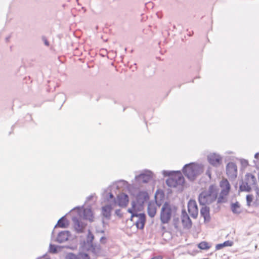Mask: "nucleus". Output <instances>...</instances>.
<instances>
[{"instance_id":"obj_36","label":"nucleus","mask_w":259,"mask_h":259,"mask_svg":"<svg viewBox=\"0 0 259 259\" xmlns=\"http://www.w3.org/2000/svg\"><path fill=\"white\" fill-rule=\"evenodd\" d=\"M115 213H116L117 215L121 216V214H120V209H117V210H116V211H115Z\"/></svg>"},{"instance_id":"obj_42","label":"nucleus","mask_w":259,"mask_h":259,"mask_svg":"<svg viewBox=\"0 0 259 259\" xmlns=\"http://www.w3.org/2000/svg\"><path fill=\"white\" fill-rule=\"evenodd\" d=\"M253 162H254V163L255 164H256V161L254 160V161H253Z\"/></svg>"},{"instance_id":"obj_13","label":"nucleus","mask_w":259,"mask_h":259,"mask_svg":"<svg viewBox=\"0 0 259 259\" xmlns=\"http://www.w3.org/2000/svg\"><path fill=\"white\" fill-rule=\"evenodd\" d=\"M181 218L183 227L187 229L190 228L192 226V223L185 210H183L182 211Z\"/></svg>"},{"instance_id":"obj_22","label":"nucleus","mask_w":259,"mask_h":259,"mask_svg":"<svg viewBox=\"0 0 259 259\" xmlns=\"http://www.w3.org/2000/svg\"><path fill=\"white\" fill-rule=\"evenodd\" d=\"M58 226L59 227L62 228H66L68 225V223L66 219H65V216L62 217L61 219L59 220L58 221L57 224L55 226V227H57V226Z\"/></svg>"},{"instance_id":"obj_28","label":"nucleus","mask_w":259,"mask_h":259,"mask_svg":"<svg viewBox=\"0 0 259 259\" xmlns=\"http://www.w3.org/2000/svg\"><path fill=\"white\" fill-rule=\"evenodd\" d=\"M57 247L56 245L51 244L49 247V251L51 253H56L57 252Z\"/></svg>"},{"instance_id":"obj_33","label":"nucleus","mask_w":259,"mask_h":259,"mask_svg":"<svg viewBox=\"0 0 259 259\" xmlns=\"http://www.w3.org/2000/svg\"><path fill=\"white\" fill-rule=\"evenodd\" d=\"M241 163H242V164L243 166H246L248 165V164L247 160H245V159L242 160L241 161Z\"/></svg>"},{"instance_id":"obj_25","label":"nucleus","mask_w":259,"mask_h":259,"mask_svg":"<svg viewBox=\"0 0 259 259\" xmlns=\"http://www.w3.org/2000/svg\"><path fill=\"white\" fill-rule=\"evenodd\" d=\"M92 251L96 255H99L101 251V248L100 245H92Z\"/></svg>"},{"instance_id":"obj_6","label":"nucleus","mask_w":259,"mask_h":259,"mask_svg":"<svg viewBox=\"0 0 259 259\" xmlns=\"http://www.w3.org/2000/svg\"><path fill=\"white\" fill-rule=\"evenodd\" d=\"M149 199L146 192H140L136 196L135 201L132 202L133 208L135 210H141L144 203Z\"/></svg>"},{"instance_id":"obj_10","label":"nucleus","mask_w":259,"mask_h":259,"mask_svg":"<svg viewBox=\"0 0 259 259\" xmlns=\"http://www.w3.org/2000/svg\"><path fill=\"white\" fill-rule=\"evenodd\" d=\"M209 163L215 167L220 166L222 163V157L217 153H210L207 156Z\"/></svg>"},{"instance_id":"obj_15","label":"nucleus","mask_w":259,"mask_h":259,"mask_svg":"<svg viewBox=\"0 0 259 259\" xmlns=\"http://www.w3.org/2000/svg\"><path fill=\"white\" fill-rule=\"evenodd\" d=\"M128 202V196L124 193H121L117 196V203L120 207L126 206Z\"/></svg>"},{"instance_id":"obj_32","label":"nucleus","mask_w":259,"mask_h":259,"mask_svg":"<svg viewBox=\"0 0 259 259\" xmlns=\"http://www.w3.org/2000/svg\"><path fill=\"white\" fill-rule=\"evenodd\" d=\"M138 210H135L133 207L132 208H129L128 209V212L131 213L132 214V215L133 214H137V213H134V211H138Z\"/></svg>"},{"instance_id":"obj_30","label":"nucleus","mask_w":259,"mask_h":259,"mask_svg":"<svg viewBox=\"0 0 259 259\" xmlns=\"http://www.w3.org/2000/svg\"><path fill=\"white\" fill-rule=\"evenodd\" d=\"M223 245L225 246H231L233 244V242L230 241H225L223 243Z\"/></svg>"},{"instance_id":"obj_20","label":"nucleus","mask_w":259,"mask_h":259,"mask_svg":"<svg viewBox=\"0 0 259 259\" xmlns=\"http://www.w3.org/2000/svg\"><path fill=\"white\" fill-rule=\"evenodd\" d=\"M112 207L110 205H106L102 207V214L107 219H109L111 215Z\"/></svg>"},{"instance_id":"obj_12","label":"nucleus","mask_w":259,"mask_h":259,"mask_svg":"<svg viewBox=\"0 0 259 259\" xmlns=\"http://www.w3.org/2000/svg\"><path fill=\"white\" fill-rule=\"evenodd\" d=\"M226 172L228 176L232 179L237 177V167L235 163L231 162L227 164L226 166Z\"/></svg>"},{"instance_id":"obj_24","label":"nucleus","mask_w":259,"mask_h":259,"mask_svg":"<svg viewBox=\"0 0 259 259\" xmlns=\"http://www.w3.org/2000/svg\"><path fill=\"white\" fill-rule=\"evenodd\" d=\"M198 247L201 249H208L210 248V246L207 242L203 241L198 244Z\"/></svg>"},{"instance_id":"obj_9","label":"nucleus","mask_w":259,"mask_h":259,"mask_svg":"<svg viewBox=\"0 0 259 259\" xmlns=\"http://www.w3.org/2000/svg\"><path fill=\"white\" fill-rule=\"evenodd\" d=\"M152 178V172L149 170H145L139 175L136 176L135 180L139 184L147 183Z\"/></svg>"},{"instance_id":"obj_27","label":"nucleus","mask_w":259,"mask_h":259,"mask_svg":"<svg viewBox=\"0 0 259 259\" xmlns=\"http://www.w3.org/2000/svg\"><path fill=\"white\" fill-rule=\"evenodd\" d=\"M252 200H253V195H247L246 196L247 205L248 206H250L251 205V203L252 202Z\"/></svg>"},{"instance_id":"obj_16","label":"nucleus","mask_w":259,"mask_h":259,"mask_svg":"<svg viewBox=\"0 0 259 259\" xmlns=\"http://www.w3.org/2000/svg\"><path fill=\"white\" fill-rule=\"evenodd\" d=\"M70 236V233L68 231L60 232L56 238V241L59 243H63L68 240Z\"/></svg>"},{"instance_id":"obj_34","label":"nucleus","mask_w":259,"mask_h":259,"mask_svg":"<svg viewBox=\"0 0 259 259\" xmlns=\"http://www.w3.org/2000/svg\"><path fill=\"white\" fill-rule=\"evenodd\" d=\"M42 40H43V41L44 42L45 45L46 46H49V42L47 40V39L45 37H43L42 38Z\"/></svg>"},{"instance_id":"obj_18","label":"nucleus","mask_w":259,"mask_h":259,"mask_svg":"<svg viewBox=\"0 0 259 259\" xmlns=\"http://www.w3.org/2000/svg\"><path fill=\"white\" fill-rule=\"evenodd\" d=\"M200 214L204 218V221L209 222L210 219L209 215V208L205 205L200 209Z\"/></svg>"},{"instance_id":"obj_26","label":"nucleus","mask_w":259,"mask_h":259,"mask_svg":"<svg viewBox=\"0 0 259 259\" xmlns=\"http://www.w3.org/2000/svg\"><path fill=\"white\" fill-rule=\"evenodd\" d=\"M94 238V235L92 233L91 231L89 230L88 234L87 236V242L88 243H92Z\"/></svg>"},{"instance_id":"obj_19","label":"nucleus","mask_w":259,"mask_h":259,"mask_svg":"<svg viewBox=\"0 0 259 259\" xmlns=\"http://www.w3.org/2000/svg\"><path fill=\"white\" fill-rule=\"evenodd\" d=\"M68 259H90V257L87 253H80L77 255L70 254L68 256Z\"/></svg>"},{"instance_id":"obj_21","label":"nucleus","mask_w":259,"mask_h":259,"mask_svg":"<svg viewBox=\"0 0 259 259\" xmlns=\"http://www.w3.org/2000/svg\"><path fill=\"white\" fill-rule=\"evenodd\" d=\"M83 217L85 219L92 221L93 220V214L91 208H85L83 210Z\"/></svg>"},{"instance_id":"obj_2","label":"nucleus","mask_w":259,"mask_h":259,"mask_svg":"<svg viewBox=\"0 0 259 259\" xmlns=\"http://www.w3.org/2000/svg\"><path fill=\"white\" fill-rule=\"evenodd\" d=\"M162 174L164 177H169L166 181V184L169 187H176L184 183V177L180 171L163 170Z\"/></svg>"},{"instance_id":"obj_37","label":"nucleus","mask_w":259,"mask_h":259,"mask_svg":"<svg viewBox=\"0 0 259 259\" xmlns=\"http://www.w3.org/2000/svg\"><path fill=\"white\" fill-rule=\"evenodd\" d=\"M254 158L256 159L259 158V153H256L254 155Z\"/></svg>"},{"instance_id":"obj_31","label":"nucleus","mask_w":259,"mask_h":259,"mask_svg":"<svg viewBox=\"0 0 259 259\" xmlns=\"http://www.w3.org/2000/svg\"><path fill=\"white\" fill-rule=\"evenodd\" d=\"M224 247L223 243L218 244L215 246L216 250H220Z\"/></svg>"},{"instance_id":"obj_7","label":"nucleus","mask_w":259,"mask_h":259,"mask_svg":"<svg viewBox=\"0 0 259 259\" xmlns=\"http://www.w3.org/2000/svg\"><path fill=\"white\" fill-rule=\"evenodd\" d=\"M220 187L222 188V191L218 199V203H219L225 202V197L228 194L230 189V184L227 179H223L221 181Z\"/></svg>"},{"instance_id":"obj_1","label":"nucleus","mask_w":259,"mask_h":259,"mask_svg":"<svg viewBox=\"0 0 259 259\" xmlns=\"http://www.w3.org/2000/svg\"><path fill=\"white\" fill-rule=\"evenodd\" d=\"M218 190L216 187L211 185L207 190L202 191L199 195L198 200L200 205L209 204L217 199Z\"/></svg>"},{"instance_id":"obj_5","label":"nucleus","mask_w":259,"mask_h":259,"mask_svg":"<svg viewBox=\"0 0 259 259\" xmlns=\"http://www.w3.org/2000/svg\"><path fill=\"white\" fill-rule=\"evenodd\" d=\"M256 185L255 177L251 174H247L245 175L244 181L240 185V190L241 191L249 192L252 187H255Z\"/></svg>"},{"instance_id":"obj_29","label":"nucleus","mask_w":259,"mask_h":259,"mask_svg":"<svg viewBox=\"0 0 259 259\" xmlns=\"http://www.w3.org/2000/svg\"><path fill=\"white\" fill-rule=\"evenodd\" d=\"M55 99H56V100L61 99V102L62 103H63L65 102V97L63 94L61 93V94H58L56 96Z\"/></svg>"},{"instance_id":"obj_14","label":"nucleus","mask_w":259,"mask_h":259,"mask_svg":"<svg viewBox=\"0 0 259 259\" xmlns=\"http://www.w3.org/2000/svg\"><path fill=\"white\" fill-rule=\"evenodd\" d=\"M72 221L74 224V227L75 230L78 233L82 232L83 229L85 226V225L81 221L80 219L76 217H73Z\"/></svg>"},{"instance_id":"obj_23","label":"nucleus","mask_w":259,"mask_h":259,"mask_svg":"<svg viewBox=\"0 0 259 259\" xmlns=\"http://www.w3.org/2000/svg\"><path fill=\"white\" fill-rule=\"evenodd\" d=\"M231 210L234 213H239L240 212V206L238 202H236L232 204Z\"/></svg>"},{"instance_id":"obj_40","label":"nucleus","mask_w":259,"mask_h":259,"mask_svg":"<svg viewBox=\"0 0 259 259\" xmlns=\"http://www.w3.org/2000/svg\"><path fill=\"white\" fill-rule=\"evenodd\" d=\"M92 198V196H89V197H88V199H89H89H91Z\"/></svg>"},{"instance_id":"obj_8","label":"nucleus","mask_w":259,"mask_h":259,"mask_svg":"<svg viewBox=\"0 0 259 259\" xmlns=\"http://www.w3.org/2000/svg\"><path fill=\"white\" fill-rule=\"evenodd\" d=\"M131 220L135 223L138 229H143L146 222V216L144 213H137L131 215Z\"/></svg>"},{"instance_id":"obj_43","label":"nucleus","mask_w":259,"mask_h":259,"mask_svg":"<svg viewBox=\"0 0 259 259\" xmlns=\"http://www.w3.org/2000/svg\"><path fill=\"white\" fill-rule=\"evenodd\" d=\"M46 259H50V258H46Z\"/></svg>"},{"instance_id":"obj_39","label":"nucleus","mask_w":259,"mask_h":259,"mask_svg":"<svg viewBox=\"0 0 259 259\" xmlns=\"http://www.w3.org/2000/svg\"><path fill=\"white\" fill-rule=\"evenodd\" d=\"M206 174H207V175L209 177H210V172H209V171H207L206 172Z\"/></svg>"},{"instance_id":"obj_4","label":"nucleus","mask_w":259,"mask_h":259,"mask_svg":"<svg viewBox=\"0 0 259 259\" xmlns=\"http://www.w3.org/2000/svg\"><path fill=\"white\" fill-rule=\"evenodd\" d=\"M202 171V166L194 163L186 164L183 168L184 174L191 181L194 180L195 178Z\"/></svg>"},{"instance_id":"obj_41","label":"nucleus","mask_w":259,"mask_h":259,"mask_svg":"<svg viewBox=\"0 0 259 259\" xmlns=\"http://www.w3.org/2000/svg\"><path fill=\"white\" fill-rule=\"evenodd\" d=\"M121 182H123V183H126V181H122Z\"/></svg>"},{"instance_id":"obj_11","label":"nucleus","mask_w":259,"mask_h":259,"mask_svg":"<svg viewBox=\"0 0 259 259\" xmlns=\"http://www.w3.org/2000/svg\"><path fill=\"white\" fill-rule=\"evenodd\" d=\"M188 210L191 216L196 219L198 214V209L196 202L194 200H190L188 203Z\"/></svg>"},{"instance_id":"obj_35","label":"nucleus","mask_w":259,"mask_h":259,"mask_svg":"<svg viewBox=\"0 0 259 259\" xmlns=\"http://www.w3.org/2000/svg\"><path fill=\"white\" fill-rule=\"evenodd\" d=\"M106 238L104 237H102L101 238H100V242L102 243H106Z\"/></svg>"},{"instance_id":"obj_17","label":"nucleus","mask_w":259,"mask_h":259,"mask_svg":"<svg viewBox=\"0 0 259 259\" xmlns=\"http://www.w3.org/2000/svg\"><path fill=\"white\" fill-rule=\"evenodd\" d=\"M156 205L154 202H150L149 203L147 207V212L149 216L153 218L156 213Z\"/></svg>"},{"instance_id":"obj_3","label":"nucleus","mask_w":259,"mask_h":259,"mask_svg":"<svg viewBox=\"0 0 259 259\" xmlns=\"http://www.w3.org/2000/svg\"><path fill=\"white\" fill-rule=\"evenodd\" d=\"M177 207L169 203L165 202L162 206L160 220L162 224H168L173 215H175L177 211Z\"/></svg>"},{"instance_id":"obj_38","label":"nucleus","mask_w":259,"mask_h":259,"mask_svg":"<svg viewBox=\"0 0 259 259\" xmlns=\"http://www.w3.org/2000/svg\"><path fill=\"white\" fill-rule=\"evenodd\" d=\"M114 197L112 193H110V198H113Z\"/></svg>"}]
</instances>
